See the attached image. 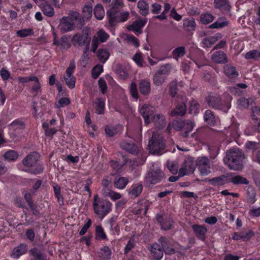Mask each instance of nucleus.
Segmentation results:
<instances>
[{"label":"nucleus","mask_w":260,"mask_h":260,"mask_svg":"<svg viewBox=\"0 0 260 260\" xmlns=\"http://www.w3.org/2000/svg\"><path fill=\"white\" fill-rule=\"evenodd\" d=\"M40 155L37 152H32L25 156L22 162L24 166L21 170L32 174H38L43 171V167L39 162Z\"/></svg>","instance_id":"1"},{"label":"nucleus","mask_w":260,"mask_h":260,"mask_svg":"<svg viewBox=\"0 0 260 260\" xmlns=\"http://www.w3.org/2000/svg\"><path fill=\"white\" fill-rule=\"evenodd\" d=\"M232 96L228 94L220 96L216 94H210L206 99L209 106L227 113L231 107Z\"/></svg>","instance_id":"2"},{"label":"nucleus","mask_w":260,"mask_h":260,"mask_svg":"<svg viewBox=\"0 0 260 260\" xmlns=\"http://www.w3.org/2000/svg\"><path fill=\"white\" fill-rule=\"evenodd\" d=\"M243 154L239 149H231L226 152L223 160L230 169L240 170L243 168Z\"/></svg>","instance_id":"3"},{"label":"nucleus","mask_w":260,"mask_h":260,"mask_svg":"<svg viewBox=\"0 0 260 260\" xmlns=\"http://www.w3.org/2000/svg\"><path fill=\"white\" fill-rule=\"evenodd\" d=\"M112 204L108 200L100 198L98 194L94 196L93 208L94 212L99 217L103 218L112 210Z\"/></svg>","instance_id":"4"},{"label":"nucleus","mask_w":260,"mask_h":260,"mask_svg":"<svg viewBox=\"0 0 260 260\" xmlns=\"http://www.w3.org/2000/svg\"><path fill=\"white\" fill-rule=\"evenodd\" d=\"M161 165L154 164L150 168L149 172L145 177V185L148 187H152L160 182L161 178Z\"/></svg>","instance_id":"5"},{"label":"nucleus","mask_w":260,"mask_h":260,"mask_svg":"<svg viewBox=\"0 0 260 260\" xmlns=\"http://www.w3.org/2000/svg\"><path fill=\"white\" fill-rule=\"evenodd\" d=\"M139 112L143 117L146 124L149 123L151 120L158 122L160 119V114H155L156 110L152 106L146 104L143 105L139 108Z\"/></svg>","instance_id":"6"},{"label":"nucleus","mask_w":260,"mask_h":260,"mask_svg":"<svg viewBox=\"0 0 260 260\" xmlns=\"http://www.w3.org/2000/svg\"><path fill=\"white\" fill-rule=\"evenodd\" d=\"M194 124L189 120H183L177 118L172 121V127L176 131H180L183 133V136L186 138L189 133L192 130Z\"/></svg>","instance_id":"7"},{"label":"nucleus","mask_w":260,"mask_h":260,"mask_svg":"<svg viewBox=\"0 0 260 260\" xmlns=\"http://www.w3.org/2000/svg\"><path fill=\"white\" fill-rule=\"evenodd\" d=\"M162 137L160 134L153 133L151 140L149 142L148 147L150 152L155 155H161Z\"/></svg>","instance_id":"8"},{"label":"nucleus","mask_w":260,"mask_h":260,"mask_svg":"<svg viewBox=\"0 0 260 260\" xmlns=\"http://www.w3.org/2000/svg\"><path fill=\"white\" fill-rule=\"evenodd\" d=\"M109 38V35L103 29L99 28L96 35L91 40V51L95 53L100 43L105 42Z\"/></svg>","instance_id":"9"},{"label":"nucleus","mask_w":260,"mask_h":260,"mask_svg":"<svg viewBox=\"0 0 260 260\" xmlns=\"http://www.w3.org/2000/svg\"><path fill=\"white\" fill-rule=\"evenodd\" d=\"M107 15L110 25L113 26L115 23L125 21L128 17L129 13L124 12L119 14L116 12L114 8H112L107 12Z\"/></svg>","instance_id":"10"},{"label":"nucleus","mask_w":260,"mask_h":260,"mask_svg":"<svg viewBox=\"0 0 260 260\" xmlns=\"http://www.w3.org/2000/svg\"><path fill=\"white\" fill-rule=\"evenodd\" d=\"M90 39L88 32L82 31L76 34L72 39V42L75 47L86 46L88 48Z\"/></svg>","instance_id":"11"},{"label":"nucleus","mask_w":260,"mask_h":260,"mask_svg":"<svg viewBox=\"0 0 260 260\" xmlns=\"http://www.w3.org/2000/svg\"><path fill=\"white\" fill-rule=\"evenodd\" d=\"M75 69V62L74 61H71L66 71L65 74L63 75V79L66 83L71 89L74 88L75 86L76 78L73 75Z\"/></svg>","instance_id":"12"},{"label":"nucleus","mask_w":260,"mask_h":260,"mask_svg":"<svg viewBox=\"0 0 260 260\" xmlns=\"http://www.w3.org/2000/svg\"><path fill=\"white\" fill-rule=\"evenodd\" d=\"M75 27V22L71 17L63 16L59 20L58 28L61 33L72 31Z\"/></svg>","instance_id":"13"},{"label":"nucleus","mask_w":260,"mask_h":260,"mask_svg":"<svg viewBox=\"0 0 260 260\" xmlns=\"http://www.w3.org/2000/svg\"><path fill=\"white\" fill-rule=\"evenodd\" d=\"M191 229L197 238L202 242H205L208 230L205 225L194 224L191 225Z\"/></svg>","instance_id":"14"},{"label":"nucleus","mask_w":260,"mask_h":260,"mask_svg":"<svg viewBox=\"0 0 260 260\" xmlns=\"http://www.w3.org/2000/svg\"><path fill=\"white\" fill-rule=\"evenodd\" d=\"M194 169L195 168L193 162L188 159H185L183 164L179 170V176L180 177L192 174L194 172Z\"/></svg>","instance_id":"15"},{"label":"nucleus","mask_w":260,"mask_h":260,"mask_svg":"<svg viewBox=\"0 0 260 260\" xmlns=\"http://www.w3.org/2000/svg\"><path fill=\"white\" fill-rule=\"evenodd\" d=\"M186 110V104L182 100L181 101H178L175 103V108L171 111L170 115L172 117L182 116L185 114Z\"/></svg>","instance_id":"16"},{"label":"nucleus","mask_w":260,"mask_h":260,"mask_svg":"<svg viewBox=\"0 0 260 260\" xmlns=\"http://www.w3.org/2000/svg\"><path fill=\"white\" fill-rule=\"evenodd\" d=\"M251 117L254 121L253 129L255 131L260 132V107H255L252 111Z\"/></svg>","instance_id":"17"},{"label":"nucleus","mask_w":260,"mask_h":260,"mask_svg":"<svg viewBox=\"0 0 260 260\" xmlns=\"http://www.w3.org/2000/svg\"><path fill=\"white\" fill-rule=\"evenodd\" d=\"M223 69L224 75L229 79H236L239 75L236 67L230 63L224 64Z\"/></svg>","instance_id":"18"},{"label":"nucleus","mask_w":260,"mask_h":260,"mask_svg":"<svg viewBox=\"0 0 260 260\" xmlns=\"http://www.w3.org/2000/svg\"><path fill=\"white\" fill-rule=\"evenodd\" d=\"M213 4L215 9L223 13L231 11V6L229 0H214Z\"/></svg>","instance_id":"19"},{"label":"nucleus","mask_w":260,"mask_h":260,"mask_svg":"<svg viewBox=\"0 0 260 260\" xmlns=\"http://www.w3.org/2000/svg\"><path fill=\"white\" fill-rule=\"evenodd\" d=\"M121 147L131 153L137 154L139 152L141 146L134 144L133 142H128L126 141L122 142Z\"/></svg>","instance_id":"20"},{"label":"nucleus","mask_w":260,"mask_h":260,"mask_svg":"<svg viewBox=\"0 0 260 260\" xmlns=\"http://www.w3.org/2000/svg\"><path fill=\"white\" fill-rule=\"evenodd\" d=\"M229 21L225 16L219 17L216 21L209 25L208 28L210 29H221L228 26Z\"/></svg>","instance_id":"21"},{"label":"nucleus","mask_w":260,"mask_h":260,"mask_svg":"<svg viewBox=\"0 0 260 260\" xmlns=\"http://www.w3.org/2000/svg\"><path fill=\"white\" fill-rule=\"evenodd\" d=\"M146 19H140L135 21L132 25L127 27L128 30L134 31L136 35L141 34L142 28L146 23Z\"/></svg>","instance_id":"22"},{"label":"nucleus","mask_w":260,"mask_h":260,"mask_svg":"<svg viewBox=\"0 0 260 260\" xmlns=\"http://www.w3.org/2000/svg\"><path fill=\"white\" fill-rule=\"evenodd\" d=\"M211 59L217 63H225L228 61L226 54L221 50L215 51L212 54Z\"/></svg>","instance_id":"23"},{"label":"nucleus","mask_w":260,"mask_h":260,"mask_svg":"<svg viewBox=\"0 0 260 260\" xmlns=\"http://www.w3.org/2000/svg\"><path fill=\"white\" fill-rule=\"evenodd\" d=\"M228 181L229 183H232L234 185H248L249 183L247 178L240 175L228 176Z\"/></svg>","instance_id":"24"},{"label":"nucleus","mask_w":260,"mask_h":260,"mask_svg":"<svg viewBox=\"0 0 260 260\" xmlns=\"http://www.w3.org/2000/svg\"><path fill=\"white\" fill-rule=\"evenodd\" d=\"M151 254L154 259L160 260L162 257V250L161 246L157 243H154L151 245L150 249Z\"/></svg>","instance_id":"25"},{"label":"nucleus","mask_w":260,"mask_h":260,"mask_svg":"<svg viewBox=\"0 0 260 260\" xmlns=\"http://www.w3.org/2000/svg\"><path fill=\"white\" fill-rule=\"evenodd\" d=\"M209 182L213 186H221L229 183L228 176L222 175L209 180Z\"/></svg>","instance_id":"26"},{"label":"nucleus","mask_w":260,"mask_h":260,"mask_svg":"<svg viewBox=\"0 0 260 260\" xmlns=\"http://www.w3.org/2000/svg\"><path fill=\"white\" fill-rule=\"evenodd\" d=\"M197 26L195 19L193 17L186 18L183 19V27L188 31L194 30Z\"/></svg>","instance_id":"27"},{"label":"nucleus","mask_w":260,"mask_h":260,"mask_svg":"<svg viewBox=\"0 0 260 260\" xmlns=\"http://www.w3.org/2000/svg\"><path fill=\"white\" fill-rule=\"evenodd\" d=\"M102 193L104 197H109L113 201L120 199L122 197L120 193L106 188L102 189Z\"/></svg>","instance_id":"28"},{"label":"nucleus","mask_w":260,"mask_h":260,"mask_svg":"<svg viewBox=\"0 0 260 260\" xmlns=\"http://www.w3.org/2000/svg\"><path fill=\"white\" fill-rule=\"evenodd\" d=\"M246 198L247 202L250 204H253L256 201V192L252 186L248 187L246 192Z\"/></svg>","instance_id":"29"},{"label":"nucleus","mask_w":260,"mask_h":260,"mask_svg":"<svg viewBox=\"0 0 260 260\" xmlns=\"http://www.w3.org/2000/svg\"><path fill=\"white\" fill-rule=\"evenodd\" d=\"M204 120L206 123L211 126H214L216 124V117L213 112L210 110H207L204 115Z\"/></svg>","instance_id":"30"},{"label":"nucleus","mask_w":260,"mask_h":260,"mask_svg":"<svg viewBox=\"0 0 260 260\" xmlns=\"http://www.w3.org/2000/svg\"><path fill=\"white\" fill-rule=\"evenodd\" d=\"M215 19L214 16L209 12H204L200 16V22L203 25H207L212 22Z\"/></svg>","instance_id":"31"},{"label":"nucleus","mask_w":260,"mask_h":260,"mask_svg":"<svg viewBox=\"0 0 260 260\" xmlns=\"http://www.w3.org/2000/svg\"><path fill=\"white\" fill-rule=\"evenodd\" d=\"M111 255V250L108 246H104L99 251V256L101 260H109Z\"/></svg>","instance_id":"32"},{"label":"nucleus","mask_w":260,"mask_h":260,"mask_svg":"<svg viewBox=\"0 0 260 260\" xmlns=\"http://www.w3.org/2000/svg\"><path fill=\"white\" fill-rule=\"evenodd\" d=\"M143 186L142 184H136L131 186L129 189V194L132 197H138L142 191Z\"/></svg>","instance_id":"33"},{"label":"nucleus","mask_w":260,"mask_h":260,"mask_svg":"<svg viewBox=\"0 0 260 260\" xmlns=\"http://www.w3.org/2000/svg\"><path fill=\"white\" fill-rule=\"evenodd\" d=\"M26 251V245L25 244H21L17 247L14 249L11 254V256L13 258H17L20 255L25 253Z\"/></svg>","instance_id":"34"},{"label":"nucleus","mask_w":260,"mask_h":260,"mask_svg":"<svg viewBox=\"0 0 260 260\" xmlns=\"http://www.w3.org/2000/svg\"><path fill=\"white\" fill-rule=\"evenodd\" d=\"M97 56L100 61L104 63L108 59L110 53L106 49H100L96 52Z\"/></svg>","instance_id":"35"},{"label":"nucleus","mask_w":260,"mask_h":260,"mask_svg":"<svg viewBox=\"0 0 260 260\" xmlns=\"http://www.w3.org/2000/svg\"><path fill=\"white\" fill-rule=\"evenodd\" d=\"M128 180L125 177L116 178L114 181V186L119 189H124L128 184Z\"/></svg>","instance_id":"36"},{"label":"nucleus","mask_w":260,"mask_h":260,"mask_svg":"<svg viewBox=\"0 0 260 260\" xmlns=\"http://www.w3.org/2000/svg\"><path fill=\"white\" fill-rule=\"evenodd\" d=\"M139 89L142 94L145 95L148 94L150 91L149 81L146 79L142 80L140 82Z\"/></svg>","instance_id":"37"},{"label":"nucleus","mask_w":260,"mask_h":260,"mask_svg":"<svg viewBox=\"0 0 260 260\" xmlns=\"http://www.w3.org/2000/svg\"><path fill=\"white\" fill-rule=\"evenodd\" d=\"M40 7L44 15L48 17H52L54 15V9L50 5L44 3L41 4Z\"/></svg>","instance_id":"38"},{"label":"nucleus","mask_w":260,"mask_h":260,"mask_svg":"<svg viewBox=\"0 0 260 260\" xmlns=\"http://www.w3.org/2000/svg\"><path fill=\"white\" fill-rule=\"evenodd\" d=\"M137 7L139 9V12L142 15H146L149 12V5L144 0H140L137 4Z\"/></svg>","instance_id":"39"},{"label":"nucleus","mask_w":260,"mask_h":260,"mask_svg":"<svg viewBox=\"0 0 260 260\" xmlns=\"http://www.w3.org/2000/svg\"><path fill=\"white\" fill-rule=\"evenodd\" d=\"M186 53V49L184 46H180L175 48L172 51L173 58L178 60L179 58L182 57Z\"/></svg>","instance_id":"40"},{"label":"nucleus","mask_w":260,"mask_h":260,"mask_svg":"<svg viewBox=\"0 0 260 260\" xmlns=\"http://www.w3.org/2000/svg\"><path fill=\"white\" fill-rule=\"evenodd\" d=\"M242 241L243 242H248L250 240L255 236V233L251 229H248L246 231H241Z\"/></svg>","instance_id":"41"},{"label":"nucleus","mask_w":260,"mask_h":260,"mask_svg":"<svg viewBox=\"0 0 260 260\" xmlns=\"http://www.w3.org/2000/svg\"><path fill=\"white\" fill-rule=\"evenodd\" d=\"M94 15L95 17L98 20H102L105 16V11L103 7L100 4L95 6L94 9Z\"/></svg>","instance_id":"42"},{"label":"nucleus","mask_w":260,"mask_h":260,"mask_svg":"<svg viewBox=\"0 0 260 260\" xmlns=\"http://www.w3.org/2000/svg\"><path fill=\"white\" fill-rule=\"evenodd\" d=\"M92 7L90 4H87L84 6L82 9L83 18L89 20L92 15Z\"/></svg>","instance_id":"43"},{"label":"nucleus","mask_w":260,"mask_h":260,"mask_svg":"<svg viewBox=\"0 0 260 260\" xmlns=\"http://www.w3.org/2000/svg\"><path fill=\"white\" fill-rule=\"evenodd\" d=\"M258 50L257 49H253L247 52H246L244 55V57L247 60L249 59H253L254 61H258Z\"/></svg>","instance_id":"44"},{"label":"nucleus","mask_w":260,"mask_h":260,"mask_svg":"<svg viewBox=\"0 0 260 260\" xmlns=\"http://www.w3.org/2000/svg\"><path fill=\"white\" fill-rule=\"evenodd\" d=\"M4 157L8 161H14L18 158V154L16 151L10 150L4 154Z\"/></svg>","instance_id":"45"},{"label":"nucleus","mask_w":260,"mask_h":260,"mask_svg":"<svg viewBox=\"0 0 260 260\" xmlns=\"http://www.w3.org/2000/svg\"><path fill=\"white\" fill-rule=\"evenodd\" d=\"M251 99L246 98L245 97H241L237 101V104L240 108H247L250 105Z\"/></svg>","instance_id":"46"},{"label":"nucleus","mask_w":260,"mask_h":260,"mask_svg":"<svg viewBox=\"0 0 260 260\" xmlns=\"http://www.w3.org/2000/svg\"><path fill=\"white\" fill-rule=\"evenodd\" d=\"M34 34L32 28H24L16 31L17 36L20 38H24L33 35Z\"/></svg>","instance_id":"47"},{"label":"nucleus","mask_w":260,"mask_h":260,"mask_svg":"<svg viewBox=\"0 0 260 260\" xmlns=\"http://www.w3.org/2000/svg\"><path fill=\"white\" fill-rule=\"evenodd\" d=\"M199 112V105L198 103L193 100L190 102L189 113L191 114H196Z\"/></svg>","instance_id":"48"},{"label":"nucleus","mask_w":260,"mask_h":260,"mask_svg":"<svg viewBox=\"0 0 260 260\" xmlns=\"http://www.w3.org/2000/svg\"><path fill=\"white\" fill-rule=\"evenodd\" d=\"M11 129L13 130H17L23 129L24 128V124L23 122L20 119H16L13 121L9 125Z\"/></svg>","instance_id":"49"},{"label":"nucleus","mask_w":260,"mask_h":260,"mask_svg":"<svg viewBox=\"0 0 260 260\" xmlns=\"http://www.w3.org/2000/svg\"><path fill=\"white\" fill-rule=\"evenodd\" d=\"M88 48H87L80 59V62L82 64L83 67H86V65L89 63L90 60V57L88 52Z\"/></svg>","instance_id":"50"},{"label":"nucleus","mask_w":260,"mask_h":260,"mask_svg":"<svg viewBox=\"0 0 260 260\" xmlns=\"http://www.w3.org/2000/svg\"><path fill=\"white\" fill-rule=\"evenodd\" d=\"M136 241L134 236L131 237L124 248V253L126 254L135 246Z\"/></svg>","instance_id":"51"},{"label":"nucleus","mask_w":260,"mask_h":260,"mask_svg":"<svg viewBox=\"0 0 260 260\" xmlns=\"http://www.w3.org/2000/svg\"><path fill=\"white\" fill-rule=\"evenodd\" d=\"M96 112L99 114H101L104 113L105 108V100L102 98H98L96 103Z\"/></svg>","instance_id":"52"},{"label":"nucleus","mask_w":260,"mask_h":260,"mask_svg":"<svg viewBox=\"0 0 260 260\" xmlns=\"http://www.w3.org/2000/svg\"><path fill=\"white\" fill-rule=\"evenodd\" d=\"M204 80L211 84H214L216 81V76L214 73L208 72L203 76Z\"/></svg>","instance_id":"53"},{"label":"nucleus","mask_w":260,"mask_h":260,"mask_svg":"<svg viewBox=\"0 0 260 260\" xmlns=\"http://www.w3.org/2000/svg\"><path fill=\"white\" fill-rule=\"evenodd\" d=\"M162 70L161 69L158 70L155 73L154 78V83L157 85H160L162 84Z\"/></svg>","instance_id":"54"},{"label":"nucleus","mask_w":260,"mask_h":260,"mask_svg":"<svg viewBox=\"0 0 260 260\" xmlns=\"http://www.w3.org/2000/svg\"><path fill=\"white\" fill-rule=\"evenodd\" d=\"M33 260H45L44 255L37 248H34L30 251Z\"/></svg>","instance_id":"55"},{"label":"nucleus","mask_w":260,"mask_h":260,"mask_svg":"<svg viewBox=\"0 0 260 260\" xmlns=\"http://www.w3.org/2000/svg\"><path fill=\"white\" fill-rule=\"evenodd\" d=\"M124 39L128 43L132 44L136 47L139 46L138 40L133 35H125Z\"/></svg>","instance_id":"56"},{"label":"nucleus","mask_w":260,"mask_h":260,"mask_svg":"<svg viewBox=\"0 0 260 260\" xmlns=\"http://www.w3.org/2000/svg\"><path fill=\"white\" fill-rule=\"evenodd\" d=\"M103 71V67L102 65H96L92 70V77L94 79L97 78Z\"/></svg>","instance_id":"57"},{"label":"nucleus","mask_w":260,"mask_h":260,"mask_svg":"<svg viewBox=\"0 0 260 260\" xmlns=\"http://www.w3.org/2000/svg\"><path fill=\"white\" fill-rule=\"evenodd\" d=\"M216 41L214 37H209L203 39L202 43L205 47L209 48L213 45Z\"/></svg>","instance_id":"58"},{"label":"nucleus","mask_w":260,"mask_h":260,"mask_svg":"<svg viewBox=\"0 0 260 260\" xmlns=\"http://www.w3.org/2000/svg\"><path fill=\"white\" fill-rule=\"evenodd\" d=\"M177 84L176 81H172L170 84L169 92L172 97H174L177 93Z\"/></svg>","instance_id":"59"},{"label":"nucleus","mask_w":260,"mask_h":260,"mask_svg":"<svg viewBox=\"0 0 260 260\" xmlns=\"http://www.w3.org/2000/svg\"><path fill=\"white\" fill-rule=\"evenodd\" d=\"M133 60L139 67L143 66V59L142 54L140 52L136 53L133 57Z\"/></svg>","instance_id":"60"},{"label":"nucleus","mask_w":260,"mask_h":260,"mask_svg":"<svg viewBox=\"0 0 260 260\" xmlns=\"http://www.w3.org/2000/svg\"><path fill=\"white\" fill-rule=\"evenodd\" d=\"M70 103V101L68 98H62L58 102L55 104V107L60 108L68 105Z\"/></svg>","instance_id":"61"},{"label":"nucleus","mask_w":260,"mask_h":260,"mask_svg":"<svg viewBox=\"0 0 260 260\" xmlns=\"http://www.w3.org/2000/svg\"><path fill=\"white\" fill-rule=\"evenodd\" d=\"M201 174L202 175H207L211 173V167L210 164H207L206 166H201L198 167Z\"/></svg>","instance_id":"62"},{"label":"nucleus","mask_w":260,"mask_h":260,"mask_svg":"<svg viewBox=\"0 0 260 260\" xmlns=\"http://www.w3.org/2000/svg\"><path fill=\"white\" fill-rule=\"evenodd\" d=\"M96 236L98 239H106L107 238L106 235L101 226L96 227Z\"/></svg>","instance_id":"63"},{"label":"nucleus","mask_w":260,"mask_h":260,"mask_svg":"<svg viewBox=\"0 0 260 260\" xmlns=\"http://www.w3.org/2000/svg\"><path fill=\"white\" fill-rule=\"evenodd\" d=\"M242 256L232 253H225L223 256V260H240Z\"/></svg>","instance_id":"64"}]
</instances>
